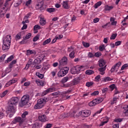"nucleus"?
<instances>
[{
	"instance_id": "obj_25",
	"label": "nucleus",
	"mask_w": 128,
	"mask_h": 128,
	"mask_svg": "<svg viewBox=\"0 0 128 128\" xmlns=\"http://www.w3.org/2000/svg\"><path fill=\"white\" fill-rule=\"evenodd\" d=\"M95 100L96 102V104H100V102H102L104 100V98H98L95 99Z\"/></svg>"
},
{
	"instance_id": "obj_45",
	"label": "nucleus",
	"mask_w": 128,
	"mask_h": 128,
	"mask_svg": "<svg viewBox=\"0 0 128 128\" xmlns=\"http://www.w3.org/2000/svg\"><path fill=\"white\" fill-rule=\"evenodd\" d=\"M55 38L57 40H60L61 38H64V36H62V34L56 35Z\"/></svg>"
},
{
	"instance_id": "obj_9",
	"label": "nucleus",
	"mask_w": 128,
	"mask_h": 128,
	"mask_svg": "<svg viewBox=\"0 0 128 128\" xmlns=\"http://www.w3.org/2000/svg\"><path fill=\"white\" fill-rule=\"evenodd\" d=\"M122 66V62H118L116 65L113 66L111 68V72H114V70H116V72H118V70L120 66Z\"/></svg>"
},
{
	"instance_id": "obj_60",
	"label": "nucleus",
	"mask_w": 128,
	"mask_h": 128,
	"mask_svg": "<svg viewBox=\"0 0 128 128\" xmlns=\"http://www.w3.org/2000/svg\"><path fill=\"white\" fill-rule=\"evenodd\" d=\"M122 44V41H118L115 42V46H120Z\"/></svg>"
},
{
	"instance_id": "obj_2",
	"label": "nucleus",
	"mask_w": 128,
	"mask_h": 128,
	"mask_svg": "<svg viewBox=\"0 0 128 128\" xmlns=\"http://www.w3.org/2000/svg\"><path fill=\"white\" fill-rule=\"evenodd\" d=\"M48 102V98L46 97L40 98L37 100V103L34 105V110H40V108H42Z\"/></svg>"
},
{
	"instance_id": "obj_1",
	"label": "nucleus",
	"mask_w": 128,
	"mask_h": 128,
	"mask_svg": "<svg viewBox=\"0 0 128 128\" xmlns=\"http://www.w3.org/2000/svg\"><path fill=\"white\" fill-rule=\"evenodd\" d=\"M20 102V98L18 97L14 96L12 97L8 101V114H11L10 115V118L12 116H14L16 112V106H18Z\"/></svg>"
},
{
	"instance_id": "obj_3",
	"label": "nucleus",
	"mask_w": 128,
	"mask_h": 128,
	"mask_svg": "<svg viewBox=\"0 0 128 128\" xmlns=\"http://www.w3.org/2000/svg\"><path fill=\"white\" fill-rule=\"evenodd\" d=\"M86 70V66H76L71 68V74H78Z\"/></svg>"
},
{
	"instance_id": "obj_49",
	"label": "nucleus",
	"mask_w": 128,
	"mask_h": 128,
	"mask_svg": "<svg viewBox=\"0 0 128 128\" xmlns=\"http://www.w3.org/2000/svg\"><path fill=\"white\" fill-rule=\"evenodd\" d=\"M68 80V77H66V76L64 77L62 80V82L63 83L66 82Z\"/></svg>"
},
{
	"instance_id": "obj_64",
	"label": "nucleus",
	"mask_w": 128,
	"mask_h": 128,
	"mask_svg": "<svg viewBox=\"0 0 128 128\" xmlns=\"http://www.w3.org/2000/svg\"><path fill=\"white\" fill-rule=\"evenodd\" d=\"M113 128H120V124H114Z\"/></svg>"
},
{
	"instance_id": "obj_14",
	"label": "nucleus",
	"mask_w": 128,
	"mask_h": 128,
	"mask_svg": "<svg viewBox=\"0 0 128 128\" xmlns=\"http://www.w3.org/2000/svg\"><path fill=\"white\" fill-rule=\"evenodd\" d=\"M38 120L40 122H46L48 120V118H46V116L45 114L40 115L38 116Z\"/></svg>"
},
{
	"instance_id": "obj_51",
	"label": "nucleus",
	"mask_w": 128,
	"mask_h": 128,
	"mask_svg": "<svg viewBox=\"0 0 128 128\" xmlns=\"http://www.w3.org/2000/svg\"><path fill=\"white\" fill-rule=\"evenodd\" d=\"M49 94V93H48V91L47 89L42 92V96H46V94Z\"/></svg>"
},
{
	"instance_id": "obj_38",
	"label": "nucleus",
	"mask_w": 128,
	"mask_h": 128,
	"mask_svg": "<svg viewBox=\"0 0 128 128\" xmlns=\"http://www.w3.org/2000/svg\"><path fill=\"white\" fill-rule=\"evenodd\" d=\"M40 30V26L38 24H36L34 27V30Z\"/></svg>"
},
{
	"instance_id": "obj_20",
	"label": "nucleus",
	"mask_w": 128,
	"mask_h": 128,
	"mask_svg": "<svg viewBox=\"0 0 128 128\" xmlns=\"http://www.w3.org/2000/svg\"><path fill=\"white\" fill-rule=\"evenodd\" d=\"M36 52L34 50H26V56H30V54H36Z\"/></svg>"
},
{
	"instance_id": "obj_37",
	"label": "nucleus",
	"mask_w": 128,
	"mask_h": 128,
	"mask_svg": "<svg viewBox=\"0 0 128 128\" xmlns=\"http://www.w3.org/2000/svg\"><path fill=\"white\" fill-rule=\"evenodd\" d=\"M60 94V92L58 91L57 92H54L52 93V94L54 96H55L56 98V96H58Z\"/></svg>"
},
{
	"instance_id": "obj_30",
	"label": "nucleus",
	"mask_w": 128,
	"mask_h": 128,
	"mask_svg": "<svg viewBox=\"0 0 128 128\" xmlns=\"http://www.w3.org/2000/svg\"><path fill=\"white\" fill-rule=\"evenodd\" d=\"M118 98L114 97L112 98V100L110 102L111 104H114L116 103V102H118Z\"/></svg>"
},
{
	"instance_id": "obj_53",
	"label": "nucleus",
	"mask_w": 128,
	"mask_h": 128,
	"mask_svg": "<svg viewBox=\"0 0 128 128\" xmlns=\"http://www.w3.org/2000/svg\"><path fill=\"white\" fill-rule=\"evenodd\" d=\"M40 40V36H36L34 38H33V42H37V40Z\"/></svg>"
},
{
	"instance_id": "obj_56",
	"label": "nucleus",
	"mask_w": 128,
	"mask_h": 128,
	"mask_svg": "<svg viewBox=\"0 0 128 128\" xmlns=\"http://www.w3.org/2000/svg\"><path fill=\"white\" fill-rule=\"evenodd\" d=\"M56 69H55L54 70L52 71L51 72V74L52 75V76H56Z\"/></svg>"
},
{
	"instance_id": "obj_7",
	"label": "nucleus",
	"mask_w": 128,
	"mask_h": 128,
	"mask_svg": "<svg viewBox=\"0 0 128 128\" xmlns=\"http://www.w3.org/2000/svg\"><path fill=\"white\" fill-rule=\"evenodd\" d=\"M24 122V120L20 116L16 117L14 118V120L12 121V124H16V122L20 123V126Z\"/></svg>"
},
{
	"instance_id": "obj_48",
	"label": "nucleus",
	"mask_w": 128,
	"mask_h": 128,
	"mask_svg": "<svg viewBox=\"0 0 128 128\" xmlns=\"http://www.w3.org/2000/svg\"><path fill=\"white\" fill-rule=\"evenodd\" d=\"M30 86V81L25 82L24 84V86Z\"/></svg>"
},
{
	"instance_id": "obj_46",
	"label": "nucleus",
	"mask_w": 128,
	"mask_h": 128,
	"mask_svg": "<svg viewBox=\"0 0 128 128\" xmlns=\"http://www.w3.org/2000/svg\"><path fill=\"white\" fill-rule=\"evenodd\" d=\"M94 54L92 53L91 52H89L88 53V58H94Z\"/></svg>"
},
{
	"instance_id": "obj_31",
	"label": "nucleus",
	"mask_w": 128,
	"mask_h": 128,
	"mask_svg": "<svg viewBox=\"0 0 128 128\" xmlns=\"http://www.w3.org/2000/svg\"><path fill=\"white\" fill-rule=\"evenodd\" d=\"M8 92V90H6L2 93L0 94V98H4V96H5Z\"/></svg>"
},
{
	"instance_id": "obj_43",
	"label": "nucleus",
	"mask_w": 128,
	"mask_h": 128,
	"mask_svg": "<svg viewBox=\"0 0 128 128\" xmlns=\"http://www.w3.org/2000/svg\"><path fill=\"white\" fill-rule=\"evenodd\" d=\"M102 56V53L100 52H96L95 53L94 56H96V58H100Z\"/></svg>"
},
{
	"instance_id": "obj_13",
	"label": "nucleus",
	"mask_w": 128,
	"mask_h": 128,
	"mask_svg": "<svg viewBox=\"0 0 128 128\" xmlns=\"http://www.w3.org/2000/svg\"><path fill=\"white\" fill-rule=\"evenodd\" d=\"M62 7L63 8H64V10H70V6L68 4V1L63 2L62 4Z\"/></svg>"
},
{
	"instance_id": "obj_57",
	"label": "nucleus",
	"mask_w": 128,
	"mask_h": 128,
	"mask_svg": "<svg viewBox=\"0 0 128 128\" xmlns=\"http://www.w3.org/2000/svg\"><path fill=\"white\" fill-rule=\"evenodd\" d=\"M83 126L84 128H92V124L87 125L86 124H84Z\"/></svg>"
},
{
	"instance_id": "obj_39",
	"label": "nucleus",
	"mask_w": 128,
	"mask_h": 128,
	"mask_svg": "<svg viewBox=\"0 0 128 128\" xmlns=\"http://www.w3.org/2000/svg\"><path fill=\"white\" fill-rule=\"evenodd\" d=\"M42 60L40 59V58H38L34 60V64H40Z\"/></svg>"
},
{
	"instance_id": "obj_55",
	"label": "nucleus",
	"mask_w": 128,
	"mask_h": 128,
	"mask_svg": "<svg viewBox=\"0 0 128 128\" xmlns=\"http://www.w3.org/2000/svg\"><path fill=\"white\" fill-rule=\"evenodd\" d=\"M128 66V64H126L122 66L121 68V70H124V68H126Z\"/></svg>"
},
{
	"instance_id": "obj_41",
	"label": "nucleus",
	"mask_w": 128,
	"mask_h": 128,
	"mask_svg": "<svg viewBox=\"0 0 128 128\" xmlns=\"http://www.w3.org/2000/svg\"><path fill=\"white\" fill-rule=\"evenodd\" d=\"M36 76L40 78H44V74H40V72H36Z\"/></svg>"
},
{
	"instance_id": "obj_24",
	"label": "nucleus",
	"mask_w": 128,
	"mask_h": 128,
	"mask_svg": "<svg viewBox=\"0 0 128 128\" xmlns=\"http://www.w3.org/2000/svg\"><path fill=\"white\" fill-rule=\"evenodd\" d=\"M104 120H106L101 122V123L99 125L100 126H104L105 124H108V118L107 117H106L104 118Z\"/></svg>"
},
{
	"instance_id": "obj_33",
	"label": "nucleus",
	"mask_w": 128,
	"mask_h": 128,
	"mask_svg": "<svg viewBox=\"0 0 128 128\" xmlns=\"http://www.w3.org/2000/svg\"><path fill=\"white\" fill-rule=\"evenodd\" d=\"M86 74H94V72L92 70H87L86 72Z\"/></svg>"
},
{
	"instance_id": "obj_16",
	"label": "nucleus",
	"mask_w": 128,
	"mask_h": 128,
	"mask_svg": "<svg viewBox=\"0 0 128 128\" xmlns=\"http://www.w3.org/2000/svg\"><path fill=\"white\" fill-rule=\"evenodd\" d=\"M98 64L100 68H104V66H106V61L104 59L100 60Z\"/></svg>"
},
{
	"instance_id": "obj_15",
	"label": "nucleus",
	"mask_w": 128,
	"mask_h": 128,
	"mask_svg": "<svg viewBox=\"0 0 128 128\" xmlns=\"http://www.w3.org/2000/svg\"><path fill=\"white\" fill-rule=\"evenodd\" d=\"M18 82V79L14 78L12 80H10L6 84V86H12V84H16Z\"/></svg>"
},
{
	"instance_id": "obj_52",
	"label": "nucleus",
	"mask_w": 128,
	"mask_h": 128,
	"mask_svg": "<svg viewBox=\"0 0 128 128\" xmlns=\"http://www.w3.org/2000/svg\"><path fill=\"white\" fill-rule=\"evenodd\" d=\"M28 112H24L22 115V117L23 118H26V116H28Z\"/></svg>"
},
{
	"instance_id": "obj_26",
	"label": "nucleus",
	"mask_w": 128,
	"mask_h": 128,
	"mask_svg": "<svg viewBox=\"0 0 128 128\" xmlns=\"http://www.w3.org/2000/svg\"><path fill=\"white\" fill-rule=\"evenodd\" d=\"M88 104L90 106H96V104H96V100L94 99L92 101L89 102Z\"/></svg>"
},
{
	"instance_id": "obj_29",
	"label": "nucleus",
	"mask_w": 128,
	"mask_h": 128,
	"mask_svg": "<svg viewBox=\"0 0 128 128\" xmlns=\"http://www.w3.org/2000/svg\"><path fill=\"white\" fill-rule=\"evenodd\" d=\"M46 12H50V14L52 12H56V8H48L46 9Z\"/></svg>"
},
{
	"instance_id": "obj_5",
	"label": "nucleus",
	"mask_w": 128,
	"mask_h": 128,
	"mask_svg": "<svg viewBox=\"0 0 128 128\" xmlns=\"http://www.w3.org/2000/svg\"><path fill=\"white\" fill-rule=\"evenodd\" d=\"M68 70H70L68 67H64L62 68L58 73V77L62 78V76H64L68 72Z\"/></svg>"
},
{
	"instance_id": "obj_35",
	"label": "nucleus",
	"mask_w": 128,
	"mask_h": 128,
	"mask_svg": "<svg viewBox=\"0 0 128 128\" xmlns=\"http://www.w3.org/2000/svg\"><path fill=\"white\" fill-rule=\"evenodd\" d=\"M59 62V66H62L66 64L64 62L62 59L58 60Z\"/></svg>"
},
{
	"instance_id": "obj_19",
	"label": "nucleus",
	"mask_w": 128,
	"mask_h": 128,
	"mask_svg": "<svg viewBox=\"0 0 128 128\" xmlns=\"http://www.w3.org/2000/svg\"><path fill=\"white\" fill-rule=\"evenodd\" d=\"M106 66H105L104 67H101V68H100L98 69V71L100 72V74H102V76H104L105 74V71H106Z\"/></svg>"
},
{
	"instance_id": "obj_63",
	"label": "nucleus",
	"mask_w": 128,
	"mask_h": 128,
	"mask_svg": "<svg viewBox=\"0 0 128 128\" xmlns=\"http://www.w3.org/2000/svg\"><path fill=\"white\" fill-rule=\"evenodd\" d=\"M116 38V34H113L112 35L110 38L111 40H114Z\"/></svg>"
},
{
	"instance_id": "obj_62",
	"label": "nucleus",
	"mask_w": 128,
	"mask_h": 128,
	"mask_svg": "<svg viewBox=\"0 0 128 128\" xmlns=\"http://www.w3.org/2000/svg\"><path fill=\"white\" fill-rule=\"evenodd\" d=\"M22 4V2H16L14 4V6L16 7V6H20V4Z\"/></svg>"
},
{
	"instance_id": "obj_23",
	"label": "nucleus",
	"mask_w": 128,
	"mask_h": 128,
	"mask_svg": "<svg viewBox=\"0 0 128 128\" xmlns=\"http://www.w3.org/2000/svg\"><path fill=\"white\" fill-rule=\"evenodd\" d=\"M114 8V6H108V5H106L104 6V10L110 12V10H112Z\"/></svg>"
},
{
	"instance_id": "obj_18",
	"label": "nucleus",
	"mask_w": 128,
	"mask_h": 128,
	"mask_svg": "<svg viewBox=\"0 0 128 128\" xmlns=\"http://www.w3.org/2000/svg\"><path fill=\"white\" fill-rule=\"evenodd\" d=\"M112 80V78H111L109 76H106L102 78V82H110Z\"/></svg>"
},
{
	"instance_id": "obj_17",
	"label": "nucleus",
	"mask_w": 128,
	"mask_h": 128,
	"mask_svg": "<svg viewBox=\"0 0 128 128\" xmlns=\"http://www.w3.org/2000/svg\"><path fill=\"white\" fill-rule=\"evenodd\" d=\"M16 64V60H14L12 61L10 64L9 68H6V70H9V72H12V68L14 64Z\"/></svg>"
},
{
	"instance_id": "obj_44",
	"label": "nucleus",
	"mask_w": 128,
	"mask_h": 128,
	"mask_svg": "<svg viewBox=\"0 0 128 128\" xmlns=\"http://www.w3.org/2000/svg\"><path fill=\"white\" fill-rule=\"evenodd\" d=\"M12 60H14V56H11L9 58H8L6 62H12Z\"/></svg>"
},
{
	"instance_id": "obj_61",
	"label": "nucleus",
	"mask_w": 128,
	"mask_h": 128,
	"mask_svg": "<svg viewBox=\"0 0 128 128\" xmlns=\"http://www.w3.org/2000/svg\"><path fill=\"white\" fill-rule=\"evenodd\" d=\"M98 94H99L98 91H95L91 94V96H98Z\"/></svg>"
},
{
	"instance_id": "obj_40",
	"label": "nucleus",
	"mask_w": 128,
	"mask_h": 128,
	"mask_svg": "<svg viewBox=\"0 0 128 128\" xmlns=\"http://www.w3.org/2000/svg\"><path fill=\"white\" fill-rule=\"evenodd\" d=\"M106 46H104V44L100 45L99 46V50H100V52H102V50H104Z\"/></svg>"
},
{
	"instance_id": "obj_21",
	"label": "nucleus",
	"mask_w": 128,
	"mask_h": 128,
	"mask_svg": "<svg viewBox=\"0 0 128 128\" xmlns=\"http://www.w3.org/2000/svg\"><path fill=\"white\" fill-rule=\"evenodd\" d=\"M36 84L38 86H44V82L40 80H35Z\"/></svg>"
},
{
	"instance_id": "obj_58",
	"label": "nucleus",
	"mask_w": 128,
	"mask_h": 128,
	"mask_svg": "<svg viewBox=\"0 0 128 128\" xmlns=\"http://www.w3.org/2000/svg\"><path fill=\"white\" fill-rule=\"evenodd\" d=\"M62 60L66 64V62H68V58L63 57Z\"/></svg>"
},
{
	"instance_id": "obj_50",
	"label": "nucleus",
	"mask_w": 128,
	"mask_h": 128,
	"mask_svg": "<svg viewBox=\"0 0 128 128\" xmlns=\"http://www.w3.org/2000/svg\"><path fill=\"white\" fill-rule=\"evenodd\" d=\"M82 44L84 48H88L90 46V44L86 42H83Z\"/></svg>"
},
{
	"instance_id": "obj_54",
	"label": "nucleus",
	"mask_w": 128,
	"mask_h": 128,
	"mask_svg": "<svg viewBox=\"0 0 128 128\" xmlns=\"http://www.w3.org/2000/svg\"><path fill=\"white\" fill-rule=\"evenodd\" d=\"M30 36H32V34L28 33L26 35L25 38L26 40H28V38H30Z\"/></svg>"
},
{
	"instance_id": "obj_8",
	"label": "nucleus",
	"mask_w": 128,
	"mask_h": 128,
	"mask_svg": "<svg viewBox=\"0 0 128 128\" xmlns=\"http://www.w3.org/2000/svg\"><path fill=\"white\" fill-rule=\"evenodd\" d=\"M3 42H6L11 44L12 42V36L10 35H6L2 38Z\"/></svg>"
},
{
	"instance_id": "obj_11",
	"label": "nucleus",
	"mask_w": 128,
	"mask_h": 128,
	"mask_svg": "<svg viewBox=\"0 0 128 128\" xmlns=\"http://www.w3.org/2000/svg\"><path fill=\"white\" fill-rule=\"evenodd\" d=\"M10 43H6V42H3L2 45V50H10Z\"/></svg>"
},
{
	"instance_id": "obj_12",
	"label": "nucleus",
	"mask_w": 128,
	"mask_h": 128,
	"mask_svg": "<svg viewBox=\"0 0 128 128\" xmlns=\"http://www.w3.org/2000/svg\"><path fill=\"white\" fill-rule=\"evenodd\" d=\"M40 26H44L46 24V18L42 16H40Z\"/></svg>"
},
{
	"instance_id": "obj_34",
	"label": "nucleus",
	"mask_w": 128,
	"mask_h": 128,
	"mask_svg": "<svg viewBox=\"0 0 128 128\" xmlns=\"http://www.w3.org/2000/svg\"><path fill=\"white\" fill-rule=\"evenodd\" d=\"M100 6H102V2H98L94 4V8H98Z\"/></svg>"
},
{
	"instance_id": "obj_47",
	"label": "nucleus",
	"mask_w": 128,
	"mask_h": 128,
	"mask_svg": "<svg viewBox=\"0 0 128 128\" xmlns=\"http://www.w3.org/2000/svg\"><path fill=\"white\" fill-rule=\"evenodd\" d=\"M94 84V82H87L86 83V86H88V88H90V86H92Z\"/></svg>"
},
{
	"instance_id": "obj_59",
	"label": "nucleus",
	"mask_w": 128,
	"mask_h": 128,
	"mask_svg": "<svg viewBox=\"0 0 128 128\" xmlns=\"http://www.w3.org/2000/svg\"><path fill=\"white\" fill-rule=\"evenodd\" d=\"M95 80L96 82H100V75H98L96 77H95Z\"/></svg>"
},
{
	"instance_id": "obj_32",
	"label": "nucleus",
	"mask_w": 128,
	"mask_h": 128,
	"mask_svg": "<svg viewBox=\"0 0 128 128\" xmlns=\"http://www.w3.org/2000/svg\"><path fill=\"white\" fill-rule=\"evenodd\" d=\"M90 92H84L83 94H82V98H86V96H90Z\"/></svg>"
},
{
	"instance_id": "obj_27",
	"label": "nucleus",
	"mask_w": 128,
	"mask_h": 128,
	"mask_svg": "<svg viewBox=\"0 0 128 128\" xmlns=\"http://www.w3.org/2000/svg\"><path fill=\"white\" fill-rule=\"evenodd\" d=\"M40 126H42V124L36 122L32 125V128H40Z\"/></svg>"
},
{
	"instance_id": "obj_6",
	"label": "nucleus",
	"mask_w": 128,
	"mask_h": 128,
	"mask_svg": "<svg viewBox=\"0 0 128 128\" xmlns=\"http://www.w3.org/2000/svg\"><path fill=\"white\" fill-rule=\"evenodd\" d=\"M80 114H81L84 118H88V116H90L92 112L90 110H83L80 112Z\"/></svg>"
},
{
	"instance_id": "obj_10",
	"label": "nucleus",
	"mask_w": 128,
	"mask_h": 128,
	"mask_svg": "<svg viewBox=\"0 0 128 128\" xmlns=\"http://www.w3.org/2000/svg\"><path fill=\"white\" fill-rule=\"evenodd\" d=\"M30 13L24 16L23 18V21L22 22V24H28V22H30V20H28V18H30Z\"/></svg>"
},
{
	"instance_id": "obj_36",
	"label": "nucleus",
	"mask_w": 128,
	"mask_h": 128,
	"mask_svg": "<svg viewBox=\"0 0 128 128\" xmlns=\"http://www.w3.org/2000/svg\"><path fill=\"white\" fill-rule=\"evenodd\" d=\"M48 90V92L50 94V92H56V88H50L48 89H47Z\"/></svg>"
},
{
	"instance_id": "obj_28",
	"label": "nucleus",
	"mask_w": 128,
	"mask_h": 128,
	"mask_svg": "<svg viewBox=\"0 0 128 128\" xmlns=\"http://www.w3.org/2000/svg\"><path fill=\"white\" fill-rule=\"evenodd\" d=\"M20 38H22V32L18 34L15 37L16 40H20Z\"/></svg>"
},
{
	"instance_id": "obj_42",
	"label": "nucleus",
	"mask_w": 128,
	"mask_h": 128,
	"mask_svg": "<svg viewBox=\"0 0 128 128\" xmlns=\"http://www.w3.org/2000/svg\"><path fill=\"white\" fill-rule=\"evenodd\" d=\"M70 58H74V51L71 52L70 54Z\"/></svg>"
},
{
	"instance_id": "obj_22",
	"label": "nucleus",
	"mask_w": 128,
	"mask_h": 128,
	"mask_svg": "<svg viewBox=\"0 0 128 128\" xmlns=\"http://www.w3.org/2000/svg\"><path fill=\"white\" fill-rule=\"evenodd\" d=\"M52 42V39L50 38H48V39L45 40L42 44V46H46V44H48L50 42Z\"/></svg>"
},
{
	"instance_id": "obj_4",
	"label": "nucleus",
	"mask_w": 128,
	"mask_h": 128,
	"mask_svg": "<svg viewBox=\"0 0 128 128\" xmlns=\"http://www.w3.org/2000/svg\"><path fill=\"white\" fill-rule=\"evenodd\" d=\"M29 100L30 96L26 94L21 99V102L19 104V106H20V108H22V106L27 104Z\"/></svg>"
}]
</instances>
